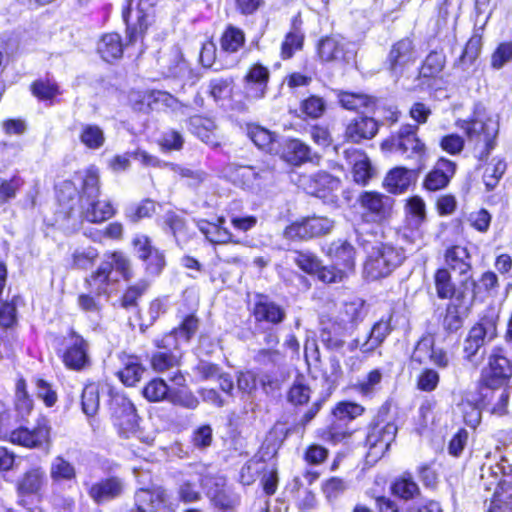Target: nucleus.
Here are the masks:
<instances>
[{
	"mask_svg": "<svg viewBox=\"0 0 512 512\" xmlns=\"http://www.w3.org/2000/svg\"><path fill=\"white\" fill-rule=\"evenodd\" d=\"M457 127L464 131L467 138L476 143H484L485 151L481 153L480 160L488 157L495 147V139L499 132V122L493 118L481 103L474 106L470 119L457 120Z\"/></svg>",
	"mask_w": 512,
	"mask_h": 512,
	"instance_id": "f257e3e1",
	"label": "nucleus"
},
{
	"mask_svg": "<svg viewBox=\"0 0 512 512\" xmlns=\"http://www.w3.org/2000/svg\"><path fill=\"white\" fill-rule=\"evenodd\" d=\"M114 270L125 280L131 278L130 261L122 252L106 254L97 271L86 280L96 295H107L111 292L112 286L118 281Z\"/></svg>",
	"mask_w": 512,
	"mask_h": 512,
	"instance_id": "f03ea898",
	"label": "nucleus"
},
{
	"mask_svg": "<svg viewBox=\"0 0 512 512\" xmlns=\"http://www.w3.org/2000/svg\"><path fill=\"white\" fill-rule=\"evenodd\" d=\"M418 129L417 125L404 124L384 141L382 146L399 154L404 159L414 162L419 169L426 156V146L418 137Z\"/></svg>",
	"mask_w": 512,
	"mask_h": 512,
	"instance_id": "7ed1b4c3",
	"label": "nucleus"
},
{
	"mask_svg": "<svg viewBox=\"0 0 512 512\" xmlns=\"http://www.w3.org/2000/svg\"><path fill=\"white\" fill-rule=\"evenodd\" d=\"M155 345L160 350L151 356V367L158 373L171 371L170 381L182 387L186 379L178 369L181 354L179 352L178 339L175 335H164L161 339L155 340Z\"/></svg>",
	"mask_w": 512,
	"mask_h": 512,
	"instance_id": "20e7f679",
	"label": "nucleus"
},
{
	"mask_svg": "<svg viewBox=\"0 0 512 512\" xmlns=\"http://www.w3.org/2000/svg\"><path fill=\"white\" fill-rule=\"evenodd\" d=\"M158 0H128L122 17L126 23L127 37L130 43L143 39L147 29L154 21V7Z\"/></svg>",
	"mask_w": 512,
	"mask_h": 512,
	"instance_id": "39448f33",
	"label": "nucleus"
},
{
	"mask_svg": "<svg viewBox=\"0 0 512 512\" xmlns=\"http://www.w3.org/2000/svg\"><path fill=\"white\" fill-rule=\"evenodd\" d=\"M405 259L404 250L391 244L373 248L364 265V273L371 280L388 276Z\"/></svg>",
	"mask_w": 512,
	"mask_h": 512,
	"instance_id": "423d86ee",
	"label": "nucleus"
},
{
	"mask_svg": "<svg viewBox=\"0 0 512 512\" xmlns=\"http://www.w3.org/2000/svg\"><path fill=\"white\" fill-rule=\"evenodd\" d=\"M361 218L366 223L382 224L388 221L394 208V199L376 191H364L358 197Z\"/></svg>",
	"mask_w": 512,
	"mask_h": 512,
	"instance_id": "0eeeda50",
	"label": "nucleus"
},
{
	"mask_svg": "<svg viewBox=\"0 0 512 512\" xmlns=\"http://www.w3.org/2000/svg\"><path fill=\"white\" fill-rule=\"evenodd\" d=\"M397 431L393 422L376 421L369 425L365 439L368 462L374 463L383 457L395 440Z\"/></svg>",
	"mask_w": 512,
	"mask_h": 512,
	"instance_id": "6e6552de",
	"label": "nucleus"
},
{
	"mask_svg": "<svg viewBox=\"0 0 512 512\" xmlns=\"http://www.w3.org/2000/svg\"><path fill=\"white\" fill-rule=\"evenodd\" d=\"M512 377V363L500 347L492 349L488 367L482 371L481 383L489 389L506 386Z\"/></svg>",
	"mask_w": 512,
	"mask_h": 512,
	"instance_id": "1a4fd4ad",
	"label": "nucleus"
},
{
	"mask_svg": "<svg viewBox=\"0 0 512 512\" xmlns=\"http://www.w3.org/2000/svg\"><path fill=\"white\" fill-rule=\"evenodd\" d=\"M334 221L326 216H309L294 222L284 229L283 236L289 240H309L329 234Z\"/></svg>",
	"mask_w": 512,
	"mask_h": 512,
	"instance_id": "9d476101",
	"label": "nucleus"
},
{
	"mask_svg": "<svg viewBox=\"0 0 512 512\" xmlns=\"http://www.w3.org/2000/svg\"><path fill=\"white\" fill-rule=\"evenodd\" d=\"M51 427L49 420L40 416L33 428L19 427L10 433L9 440L26 448H42L50 445Z\"/></svg>",
	"mask_w": 512,
	"mask_h": 512,
	"instance_id": "9b49d317",
	"label": "nucleus"
},
{
	"mask_svg": "<svg viewBox=\"0 0 512 512\" xmlns=\"http://www.w3.org/2000/svg\"><path fill=\"white\" fill-rule=\"evenodd\" d=\"M112 420L119 434L124 438L135 435L139 428L136 409L125 397H115L111 403Z\"/></svg>",
	"mask_w": 512,
	"mask_h": 512,
	"instance_id": "f8f14e48",
	"label": "nucleus"
},
{
	"mask_svg": "<svg viewBox=\"0 0 512 512\" xmlns=\"http://www.w3.org/2000/svg\"><path fill=\"white\" fill-rule=\"evenodd\" d=\"M364 413V407L349 401H343L338 403L332 410V415L335 421L330 424L326 431V439L337 443L349 436V432L346 428H343L340 423H348Z\"/></svg>",
	"mask_w": 512,
	"mask_h": 512,
	"instance_id": "ddd939ff",
	"label": "nucleus"
},
{
	"mask_svg": "<svg viewBox=\"0 0 512 512\" xmlns=\"http://www.w3.org/2000/svg\"><path fill=\"white\" fill-rule=\"evenodd\" d=\"M63 343L65 350L62 359L66 367L79 371L89 365V344L80 334L71 329Z\"/></svg>",
	"mask_w": 512,
	"mask_h": 512,
	"instance_id": "4468645a",
	"label": "nucleus"
},
{
	"mask_svg": "<svg viewBox=\"0 0 512 512\" xmlns=\"http://www.w3.org/2000/svg\"><path fill=\"white\" fill-rule=\"evenodd\" d=\"M494 330L492 325L486 327L483 323L476 324L470 329L463 343V354L473 367H478L482 363L485 355L484 345L489 332L492 333Z\"/></svg>",
	"mask_w": 512,
	"mask_h": 512,
	"instance_id": "2eb2a0df",
	"label": "nucleus"
},
{
	"mask_svg": "<svg viewBox=\"0 0 512 512\" xmlns=\"http://www.w3.org/2000/svg\"><path fill=\"white\" fill-rule=\"evenodd\" d=\"M392 316H388L387 318H381L372 326L368 336L365 341L360 342L358 338H354L347 344L348 352H355L357 349L363 354H371L377 348H379L388 335L392 332L393 328L391 326Z\"/></svg>",
	"mask_w": 512,
	"mask_h": 512,
	"instance_id": "dca6fc26",
	"label": "nucleus"
},
{
	"mask_svg": "<svg viewBox=\"0 0 512 512\" xmlns=\"http://www.w3.org/2000/svg\"><path fill=\"white\" fill-rule=\"evenodd\" d=\"M205 468L197 465L195 471L188 473L178 484V498L184 503L197 502L201 499L199 487L208 488L212 481V476L204 475Z\"/></svg>",
	"mask_w": 512,
	"mask_h": 512,
	"instance_id": "f3484780",
	"label": "nucleus"
},
{
	"mask_svg": "<svg viewBox=\"0 0 512 512\" xmlns=\"http://www.w3.org/2000/svg\"><path fill=\"white\" fill-rule=\"evenodd\" d=\"M298 185L310 195L326 198L328 193L340 188V180L325 171H320L311 175H300Z\"/></svg>",
	"mask_w": 512,
	"mask_h": 512,
	"instance_id": "a211bd4d",
	"label": "nucleus"
},
{
	"mask_svg": "<svg viewBox=\"0 0 512 512\" xmlns=\"http://www.w3.org/2000/svg\"><path fill=\"white\" fill-rule=\"evenodd\" d=\"M318 55L325 62H344L349 64L355 61L356 52L353 44H345L334 37L322 39L318 44Z\"/></svg>",
	"mask_w": 512,
	"mask_h": 512,
	"instance_id": "6ab92c4d",
	"label": "nucleus"
},
{
	"mask_svg": "<svg viewBox=\"0 0 512 512\" xmlns=\"http://www.w3.org/2000/svg\"><path fill=\"white\" fill-rule=\"evenodd\" d=\"M84 486L90 498L97 504L118 498L124 490L123 480L116 476L101 479L92 484L85 482Z\"/></svg>",
	"mask_w": 512,
	"mask_h": 512,
	"instance_id": "aec40b11",
	"label": "nucleus"
},
{
	"mask_svg": "<svg viewBox=\"0 0 512 512\" xmlns=\"http://www.w3.org/2000/svg\"><path fill=\"white\" fill-rule=\"evenodd\" d=\"M223 174L234 184L251 189L259 186V180L266 178L269 175V171L257 172L254 167L231 163L223 168Z\"/></svg>",
	"mask_w": 512,
	"mask_h": 512,
	"instance_id": "412c9836",
	"label": "nucleus"
},
{
	"mask_svg": "<svg viewBox=\"0 0 512 512\" xmlns=\"http://www.w3.org/2000/svg\"><path fill=\"white\" fill-rule=\"evenodd\" d=\"M468 278L463 280L464 290H460L456 297L458 303H450L446 308V314L443 319V327L448 332H456L463 325V315L469 310L472 305L471 301L467 300L466 289H468Z\"/></svg>",
	"mask_w": 512,
	"mask_h": 512,
	"instance_id": "4be33fe9",
	"label": "nucleus"
},
{
	"mask_svg": "<svg viewBox=\"0 0 512 512\" xmlns=\"http://www.w3.org/2000/svg\"><path fill=\"white\" fill-rule=\"evenodd\" d=\"M168 501L169 495L161 486L151 489L141 488L134 495V506L140 512H157L164 508Z\"/></svg>",
	"mask_w": 512,
	"mask_h": 512,
	"instance_id": "5701e85b",
	"label": "nucleus"
},
{
	"mask_svg": "<svg viewBox=\"0 0 512 512\" xmlns=\"http://www.w3.org/2000/svg\"><path fill=\"white\" fill-rule=\"evenodd\" d=\"M353 332L348 330L345 326L341 325L334 318L323 323L320 332V341L330 351L342 352L344 348L347 349L345 338Z\"/></svg>",
	"mask_w": 512,
	"mask_h": 512,
	"instance_id": "b1692460",
	"label": "nucleus"
},
{
	"mask_svg": "<svg viewBox=\"0 0 512 512\" xmlns=\"http://www.w3.org/2000/svg\"><path fill=\"white\" fill-rule=\"evenodd\" d=\"M506 461L502 459V463L495 465L483 464L480 474V485L487 491L494 489L502 490L504 481L508 476L512 475V466L505 465Z\"/></svg>",
	"mask_w": 512,
	"mask_h": 512,
	"instance_id": "393cba45",
	"label": "nucleus"
},
{
	"mask_svg": "<svg viewBox=\"0 0 512 512\" xmlns=\"http://www.w3.org/2000/svg\"><path fill=\"white\" fill-rule=\"evenodd\" d=\"M455 170L456 164L454 162L444 158L439 159L425 178V188L430 191L445 188L455 174Z\"/></svg>",
	"mask_w": 512,
	"mask_h": 512,
	"instance_id": "a878e982",
	"label": "nucleus"
},
{
	"mask_svg": "<svg viewBox=\"0 0 512 512\" xmlns=\"http://www.w3.org/2000/svg\"><path fill=\"white\" fill-rule=\"evenodd\" d=\"M80 206L82 218L91 223L104 222L113 217L116 213L110 201H101L98 198L80 203Z\"/></svg>",
	"mask_w": 512,
	"mask_h": 512,
	"instance_id": "bb28decb",
	"label": "nucleus"
},
{
	"mask_svg": "<svg viewBox=\"0 0 512 512\" xmlns=\"http://www.w3.org/2000/svg\"><path fill=\"white\" fill-rule=\"evenodd\" d=\"M344 155L348 163L353 165L354 181L358 184L366 185L373 174L367 155L354 148L345 150Z\"/></svg>",
	"mask_w": 512,
	"mask_h": 512,
	"instance_id": "cd10ccee",
	"label": "nucleus"
},
{
	"mask_svg": "<svg viewBox=\"0 0 512 512\" xmlns=\"http://www.w3.org/2000/svg\"><path fill=\"white\" fill-rule=\"evenodd\" d=\"M188 129L207 145L211 147H217L219 145L216 135L217 126L212 119L199 115L190 117L188 120Z\"/></svg>",
	"mask_w": 512,
	"mask_h": 512,
	"instance_id": "c85d7f7f",
	"label": "nucleus"
},
{
	"mask_svg": "<svg viewBox=\"0 0 512 512\" xmlns=\"http://www.w3.org/2000/svg\"><path fill=\"white\" fill-rule=\"evenodd\" d=\"M365 316L364 302L355 300L345 303L334 319L348 330L354 332L358 325L364 320Z\"/></svg>",
	"mask_w": 512,
	"mask_h": 512,
	"instance_id": "c756f323",
	"label": "nucleus"
},
{
	"mask_svg": "<svg viewBox=\"0 0 512 512\" xmlns=\"http://www.w3.org/2000/svg\"><path fill=\"white\" fill-rule=\"evenodd\" d=\"M472 294L468 301H484L486 298L494 297L498 293L499 283L497 275L492 271H487L481 275L477 281H471Z\"/></svg>",
	"mask_w": 512,
	"mask_h": 512,
	"instance_id": "7c9ffc66",
	"label": "nucleus"
},
{
	"mask_svg": "<svg viewBox=\"0 0 512 512\" xmlns=\"http://www.w3.org/2000/svg\"><path fill=\"white\" fill-rule=\"evenodd\" d=\"M253 313L256 321H265L274 325L282 323L286 317L284 308L266 297H261L255 303Z\"/></svg>",
	"mask_w": 512,
	"mask_h": 512,
	"instance_id": "2f4dec72",
	"label": "nucleus"
},
{
	"mask_svg": "<svg viewBox=\"0 0 512 512\" xmlns=\"http://www.w3.org/2000/svg\"><path fill=\"white\" fill-rule=\"evenodd\" d=\"M269 72L265 66H252L245 76V90L251 98H261L265 94Z\"/></svg>",
	"mask_w": 512,
	"mask_h": 512,
	"instance_id": "473e14b6",
	"label": "nucleus"
},
{
	"mask_svg": "<svg viewBox=\"0 0 512 512\" xmlns=\"http://www.w3.org/2000/svg\"><path fill=\"white\" fill-rule=\"evenodd\" d=\"M207 496L216 507L223 510L233 508L238 502V498L224 488L222 477H212V481L207 488Z\"/></svg>",
	"mask_w": 512,
	"mask_h": 512,
	"instance_id": "72a5a7b5",
	"label": "nucleus"
},
{
	"mask_svg": "<svg viewBox=\"0 0 512 512\" xmlns=\"http://www.w3.org/2000/svg\"><path fill=\"white\" fill-rule=\"evenodd\" d=\"M378 131V123L371 117L354 119L346 128V136L353 142L371 139Z\"/></svg>",
	"mask_w": 512,
	"mask_h": 512,
	"instance_id": "f704fd0d",
	"label": "nucleus"
},
{
	"mask_svg": "<svg viewBox=\"0 0 512 512\" xmlns=\"http://www.w3.org/2000/svg\"><path fill=\"white\" fill-rule=\"evenodd\" d=\"M123 368L118 372L120 380L127 386L135 385L142 377L145 368L135 355L122 354L120 356Z\"/></svg>",
	"mask_w": 512,
	"mask_h": 512,
	"instance_id": "c9c22d12",
	"label": "nucleus"
},
{
	"mask_svg": "<svg viewBox=\"0 0 512 512\" xmlns=\"http://www.w3.org/2000/svg\"><path fill=\"white\" fill-rule=\"evenodd\" d=\"M355 249L347 241H336L329 247V255L335 262L336 266H339L344 271L350 270L354 267Z\"/></svg>",
	"mask_w": 512,
	"mask_h": 512,
	"instance_id": "e433bc0d",
	"label": "nucleus"
},
{
	"mask_svg": "<svg viewBox=\"0 0 512 512\" xmlns=\"http://www.w3.org/2000/svg\"><path fill=\"white\" fill-rule=\"evenodd\" d=\"M393 495L405 501L416 499L420 495V488L413 476L405 472L392 483Z\"/></svg>",
	"mask_w": 512,
	"mask_h": 512,
	"instance_id": "4c0bfd02",
	"label": "nucleus"
},
{
	"mask_svg": "<svg viewBox=\"0 0 512 512\" xmlns=\"http://www.w3.org/2000/svg\"><path fill=\"white\" fill-rule=\"evenodd\" d=\"M413 170L404 167L392 169L384 179V186L393 194L402 193L411 184Z\"/></svg>",
	"mask_w": 512,
	"mask_h": 512,
	"instance_id": "58836bf2",
	"label": "nucleus"
},
{
	"mask_svg": "<svg viewBox=\"0 0 512 512\" xmlns=\"http://www.w3.org/2000/svg\"><path fill=\"white\" fill-rule=\"evenodd\" d=\"M199 230L205 235L207 240L214 244H239V240H234L233 234L225 227L219 224L201 220L198 222Z\"/></svg>",
	"mask_w": 512,
	"mask_h": 512,
	"instance_id": "ea45409f",
	"label": "nucleus"
},
{
	"mask_svg": "<svg viewBox=\"0 0 512 512\" xmlns=\"http://www.w3.org/2000/svg\"><path fill=\"white\" fill-rule=\"evenodd\" d=\"M97 51L105 62L118 59L123 53L120 35L117 33L105 34L98 43Z\"/></svg>",
	"mask_w": 512,
	"mask_h": 512,
	"instance_id": "a19ab883",
	"label": "nucleus"
},
{
	"mask_svg": "<svg viewBox=\"0 0 512 512\" xmlns=\"http://www.w3.org/2000/svg\"><path fill=\"white\" fill-rule=\"evenodd\" d=\"M501 489L494 492L487 512H512V475L506 478Z\"/></svg>",
	"mask_w": 512,
	"mask_h": 512,
	"instance_id": "79ce46f5",
	"label": "nucleus"
},
{
	"mask_svg": "<svg viewBox=\"0 0 512 512\" xmlns=\"http://www.w3.org/2000/svg\"><path fill=\"white\" fill-rule=\"evenodd\" d=\"M46 478V473L41 467H35L27 471L18 482V492L21 495L37 493Z\"/></svg>",
	"mask_w": 512,
	"mask_h": 512,
	"instance_id": "37998d69",
	"label": "nucleus"
},
{
	"mask_svg": "<svg viewBox=\"0 0 512 512\" xmlns=\"http://www.w3.org/2000/svg\"><path fill=\"white\" fill-rule=\"evenodd\" d=\"M49 472L53 483L69 482L76 478L74 465L62 456L53 458Z\"/></svg>",
	"mask_w": 512,
	"mask_h": 512,
	"instance_id": "c03bdc74",
	"label": "nucleus"
},
{
	"mask_svg": "<svg viewBox=\"0 0 512 512\" xmlns=\"http://www.w3.org/2000/svg\"><path fill=\"white\" fill-rule=\"evenodd\" d=\"M303 40L304 34L301 31V21L294 18L291 30L282 43L281 55L283 60L289 59L294 51L301 49Z\"/></svg>",
	"mask_w": 512,
	"mask_h": 512,
	"instance_id": "a18cd8bd",
	"label": "nucleus"
},
{
	"mask_svg": "<svg viewBox=\"0 0 512 512\" xmlns=\"http://www.w3.org/2000/svg\"><path fill=\"white\" fill-rule=\"evenodd\" d=\"M100 195V182L99 172L95 167H90L85 171L81 183L80 203L85 201L99 198Z\"/></svg>",
	"mask_w": 512,
	"mask_h": 512,
	"instance_id": "49530a36",
	"label": "nucleus"
},
{
	"mask_svg": "<svg viewBox=\"0 0 512 512\" xmlns=\"http://www.w3.org/2000/svg\"><path fill=\"white\" fill-rule=\"evenodd\" d=\"M434 284L439 299H452L457 297V292L448 269L441 268L435 272Z\"/></svg>",
	"mask_w": 512,
	"mask_h": 512,
	"instance_id": "de8ad7c7",
	"label": "nucleus"
},
{
	"mask_svg": "<svg viewBox=\"0 0 512 512\" xmlns=\"http://www.w3.org/2000/svg\"><path fill=\"white\" fill-rule=\"evenodd\" d=\"M467 250L461 246H454L446 251L445 261L450 269L458 271L461 275H466L470 269Z\"/></svg>",
	"mask_w": 512,
	"mask_h": 512,
	"instance_id": "09e8293b",
	"label": "nucleus"
},
{
	"mask_svg": "<svg viewBox=\"0 0 512 512\" xmlns=\"http://www.w3.org/2000/svg\"><path fill=\"white\" fill-rule=\"evenodd\" d=\"M80 142L88 149L96 150L105 143L104 131L95 124H81Z\"/></svg>",
	"mask_w": 512,
	"mask_h": 512,
	"instance_id": "8fccbe9b",
	"label": "nucleus"
},
{
	"mask_svg": "<svg viewBox=\"0 0 512 512\" xmlns=\"http://www.w3.org/2000/svg\"><path fill=\"white\" fill-rule=\"evenodd\" d=\"M310 148L298 139H290L285 144L283 158L292 165H300L309 159Z\"/></svg>",
	"mask_w": 512,
	"mask_h": 512,
	"instance_id": "3c124183",
	"label": "nucleus"
},
{
	"mask_svg": "<svg viewBox=\"0 0 512 512\" xmlns=\"http://www.w3.org/2000/svg\"><path fill=\"white\" fill-rule=\"evenodd\" d=\"M248 136L258 148L270 153L277 152V136L269 130L260 126L250 127Z\"/></svg>",
	"mask_w": 512,
	"mask_h": 512,
	"instance_id": "603ef678",
	"label": "nucleus"
},
{
	"mask_svg": "<svg viewBox=\"0 0 512 512\" xmlns=\"http://www.w3.org/2000/svg\"><path fill=\"white\" fill-rule=\"evenodd\" d=\"M341 106L347 110L357 111L361 108H370L375 105V99L361 93L341 91L338 94Z\"/></svg>",
	"mask_w": 512,
	"mask_h": 512,
	"instance_id": "864d4df0",
	"label": "nucleus"
},
{
	"mask_svg": "<svg viewBox=\"0 0 512 512\" xmlns=\"http://www.w3.org/2000/svg\"><path fill=\"white\" fill-rule=\"evenodd\" d=\"M100 406L99 387L95 383L87 384L81 394V407L87 417L94 416Z\"/></svg>",
	"mask_w": 512,
	"mask_h": 512,
	"instance_id": "5fc2aeb1",
	"label": "nucleus"
},
{
	"mask_svg": "<svg viewBox=\"0 0 512 512\" xmlns=\"http://www.w3.org/2000/svg\"><path fill=\"white\" fill-rule=\"evenodd\" d=\"M389 58L391 64H407L416 61L412 41L409 38L398 41L392 47Z\"/></svg>",
	"mask_w": 512,
	"mask_h": 512,
	"instance_id": "6e6d98bb",
	"label": "nucleus"
},
{
	"mask_svg": "<svg viewBox=\"0 0 512 512\" xmlns=\"http://www.w3.org/2000/svg\"><path fill=\"white\" fill-rule=\"evenodd\" d=\"M170 390L164 380L156 378L151 380L144 388L143 394L151 402L169 400Z\"/></svg>",
	"mask_w": 512,
	"mask_h": 512,
	"instance_id": "4d7b16f0",
	"label": "nucleus"
},
{
	"mask_svg": "<svg viewBox=\"0 0 512 512\" xmlns=\"http://www.w3.org/2000/svg\"><path fill=\"white\" fill-rule=\"evenodd\" d=\"M506 171V163L501 159H492L483 174V181L488 190H492Z\"/></svg>",
	"mask_w": 512,
	"mask_h": 512,
	"instance_id": "13d9d810",
	"label": "nucleus"
},
{
	"mask_svg": "<svg viewBox=\"0 0 512 512\" xmlns=\"http://www.w3.org/2000/svg\"><path fill=\"white\" fill-rule=\"evenodd\" d=\"M23 184L24 181L17 175L10 179H0V208L16 197Z\"/></svg>",
	"mask_w": 512,
	"mask_h": 512,
	"instance_id": "bf43d9fd",
	"label": "nucleus"
},
{
	"mask_svg": "<svg viewBox=\"0 0 512 512\" xmlns=\"http://www.w3.org/2000/svg\"><path fill=\"white\" fill-rule=\"evenodd\" d=\"M199 327V320L194 315L186 316L178 328L173 329L168 335H175L178 339V346L181 342H188L196 333Z\"/></svg>",
	"mask_w": 512,
	"mask_h": 512,
	"instance_id": "052dcab7",
	"label": "nucleus"
},
{
	"mask_svg": "<svg viewBox=\"0 0 512 512\" xmlns=\"http://www.w3.org/2000/svg\"><path fill=\"white\" fill-rule=\"evenodd\" d=\"M155 212V204L150 199H145L137 205H132L125 210V216L131 222L135 223L139 220L150 217Z\"/></svg>",
	"mask_w": 512,
	"mask_h": 512,
	"instance_id": "680f3d73",
	"label": "nucleus"
},
{
	"mask_svg": "<svg viewBox=\"0 0 512 512\" xmlns=\"http://www.w3.org/2000/svg\"><path fill=\"white\" fill-rule=\"evenodd\" d=\"M244 43V33L235 27H228L221 38V47L224 51L235 52Z\"/></svg>",
	"mask_w": 512,
	"mask_h": 512,
	"instance_id": "e2e57ef3",
	"label": "nucleus"
},
{
	"mask_svg": "<svg viewBox=\"0 0 512 512\" xmlns=\"http://www.w3.org/2000/svg\"><path fill=\"white\" fill-rule=\"evenodd\" d=\"M310 388L303 382V378H297L288 392V400L294 405H303L310 398Z\"/></svg>",
	"mask_w": 512,
	"mask_h": 512,
	"instance_id": "0e129e2a",
	"label": "nucleus"
},
{
	"mask_svg": "<svg viewBox=\"0 0 512 512\" xmlns=\"http://www.w3.org/2000/svg\"><path fill=\"white\" fill-rule=\"evenodd\" d=\"M15 407L22 417L28 415L33 408V401L26 391V385L23 380L19 381L16 386Z\"/></svg>",
	"mask_w": 512,
	"mask_h": 512,
	"instance_id": "69168bd1",
	"label": "nucleus"
},
{
	"mask_svg": "<svg viewBox=\"0 0 512 512\" xmlns=\"http://www.w3.org/2000/svg\"><path fill=\"white\" fill-rule=\"evenodd\" d=\"M163 229L166 233H171L177 240L179 236L185 234V220L175 212L169 211L164 215Z\"/></svg>",
	"mask_w": 512,
	"mask_h": 512,
	"instance_id": "338daca9",
	"label": "nucleus"
},
{
	"mask_svg": "<svg viewBox=\"0 0 512 512\" xmlns=\"http://www.w3.org/2000/svg\"><path fill=\"white\" fill-rule=\"evenodd\" d=\"M381 380V370L373 369L364 380L358 383L357 389L363 396H371L378 390Z\"/></svg>",
	"mask_w": 512,
	"mask_h": 512,
	"instance_id": "774afa93",
	"label": "nucleus"
}]
</instances>
